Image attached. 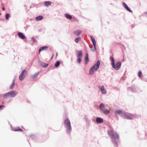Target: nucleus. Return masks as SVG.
Masks as SVG:
<instances>
[{
    "label": "nucleus",
    "mask_w": 147,
    "mask_h": 147,
    "mask_svg": "<svg viewBox=\"0 0 147 147\" xmlns=\"http://www.w3.org/2000/svg\"><path fill=\"white\" fill-rule=\"evenodd\" d=\"M44 4L46 6H49L51 4V2L50 1H45Z\"/></svg>",
    "instance_id": "obj_15"
},
{
    "label": "nucleus",
    "mask_w": 147,
    "mask_h": 147,
    "mask_svg": "<svg viewBox=\"0 0 147 147\" xmlns=\"http://www.w3.org/2000/svg\"><path fill=\"white\" fill-rule=\"evenodd\" d=\"M13 130L15 131H19L21 132H23V131L22 129H20L19 127H15L13 129Z\"/></svg>",
    "instance_id": "obj_11"
},
{
    "label": "nucleus",
    "mask_w": 147,
    "mask_h": 147,
    "mask_svg": "<svg viewBox=\"0 0 147 147\" xmlns=\"http://www.w3.org/2000/svg\"><path fill=\"white\" fill-rule=\"evenodd\" d=\"M3 98L4 99H7L8 98L10 97L8 92L5 94L3 95Z\"/></svg>",
    "instance_id": "obj_19"
},
{
    "label": "nucleus",
    "mask_w": 147,
    "mask_h": 147,
    "mask_svg": "<svg viewBox=\"0 0 147 147\" xmlns=\"http://www.w3.org/2000/svg\"><path fill=\"white\" fill-rule=\"evenodd\" d=\"M80 39V37L77 38L75 39V41L76 43H78Z\"/></svg>",
    "instance_id": "obj_31"
},
{
    "label": "nucleus",
    "mask_w": 147,
    "mask_h": 147,
    "mask_svg": "<svg viewBox=\"0 0 147 147\" xmlns=\"http://www.w3.org/2000/svg\"><path fill=\"white\" fill-rule=\"evenodd\" d=\"M123 6L125 8H126L127 7H128L127 5V4L123 2L122 3Z\"/></svg>",
    "instance_id": "obj_34"
},
{
    "label": "nucleus",
    "mask_w": 147,
    "mask_h": 147,
    "mask_svg": "<svg viewBox=\"0 0 147 147\" xmlns=\"http://www.w3.org/2000/svg\"><path fill=\"white\" fill-rule=\"evenodd\" d=\"M121 62H120V66H121Z\"/></svg>",
    "instance_id": "obj_40"
},
{
    "label": "nucleus",
    "mask_w": 147,
    "mask_h": 147,
    "mask_svg": "<svg viewBox=\"0 0 147 147\" xmlns=\"http://www.w3.org/2000/svg\"><path fill=\"white\" fill-rule=\"evenodd\" d=\"M27 74V71L25 70H23L21 74L19 76V79L20 80H22L26 76Z\"/></svg>",
    "instance_id": "obj_6"
},
{
    "label": "nucleus",
    "mask_w": 147,
    "mask_h": 147,
    "mask_svg": "<svg viewBox=\"0 0 147 147\" xmlns=\"http://www.w3.org/2000/svg\"><path fill=\"white\" fill-rule=\"evenodd\" d=\"M120 116L126 118L127 119H132L133 117V115L131 114H126L122 112V111L120 110Z\"/></svg>",
    "instance_id": "obj_1"
},
{
    "label": "nucleus",
    "mask_w": 147,
    "mask_h": 147,
    "mask_svg": "<svg viewBox=\"0 0 147 147\" xmlns=\"http://www.w3.org/2000/svg\"><path fill=\"white\" fill-rule=\"evenodd\" d=\"M103 113L105 114H107L109 113H110L109 110H103L102 111Z\"/></svg>",
    "instance_id": "obj_25"
},
{
    "label": "nucleus",
    "mask_w": 147,
    "mask_h": 147,
    "mask_svg": "<svg viewBox=\"0 0 147 147\" xmlns=\"http://www.w3.org/2000/svg\"><path fill=\"white\" fill-rule=\"evenodd\" d=\"M65 16L67 19H71L72 18V17L71 15L67 13L65 14Z\"/></svg>",
    "instance_id": "obj_24"
},
{
    "label": "nucleus",
    "mask_w": 147,
    "mask_h": 147,
    "mask_svg": "<svg viewBox=\"0 0 147 147\" xmlns=\"http://www.w3.org/2000/svg\"><path fill=\"white\" fill-rule=\"evenodd\" d=\"M110 59L112 61V64L113 67L116 70H118L119 68V62H118L116 65H115L114 61L113 58L111 57H110Z\"/></svg>",
    "instance_id": "obj_2"
},
{
    "label": "nucleus",
    "mask_w": 147,
    "mask_h": 147,
    "mask_svg": "<svg viewBox=\"0 0 147 147\" xmlns=\"http://www.w3.org/2000/svg\"><path fill=\"white\" fill-rule=\"evenodd\" d=\"M109 135L111 137L113 138H118L119 137L118 135L115 132L113 131H110L108 132Z\"/></svg>",
    "instance_id": "obj_5"
},
{
    "label": "nucleus",
    "mask_w": 147,
    "mask_h": 147,
    "mask_svg": "<svg viewBox=\"0 0 147 147\" xmlns=\"http://www.w3.org/2000/svg\"><path fill=\"white\" fill-rule=\"evenodd\" d=\"M102 94H105L106 93V90L105 89L104 86H102L100 88Z\"/></svg>",
    "instance_id": "obj_12"
},
{
    "label": "nucleus",
    "mask_w": 147,
    "mask_h": 147,
    "mask_svg": "<svg viewBox=\"0 0 147 147\" xmlns=\"http://www.w3.org/2000/svg\"><path fill=\"white\" fill-rule=\"evenodd\" d=\"M97 123H102L103 122V119L100 117H97L96 120Z\"/></svg>",
    "instance_id": "obj_10"
},
{
    "label": "nucleus",
    "mask_w": 147,
    "mask_h": 147,
    "mask_svg": "<svg viewBox=\"0 0 147 147\" xmlns=\"http://www.w3.org/2000/svg\"><path fill=\"white\" fill-rule=\"evenodd\" d=\"M60 62L59 61H57L56 62L55 64V66L56 67H59V65Z\"/></svg>",
    "instance_id": "obj_26"
},
{
    "label": "nucleus",
    "mask_w": 147,
    "mask_h": 147,
    "mask_svg": "<svg viewBox=\"0 0 147 147\" xmlns=\"http://www.w3.org/2000/svg\"><path fill=\"white\" fill-rule=\"evenodd\" d=\"M91 39L92 40L93 44L94 45V46H96V41L95 40L94 38V37L92 36H91Z\"/></svg>",
    "instance_id": "obj_22"
},
{
    "label": "nucleus",
    "mask_w": 147,
    "mask_h": 147,
    "mask_svg": "<svg viewBox=\"0 0 147 147\" xmlns=\"http://www.w3.org/2000/svg\"><path fill=\"white\" fill-rule=\"evenodd\" d=\"M8 93L10 97H14L18 94V92L15 91H11Z\"/></svg>",
    "instance_id": "obj_8"
},
{
    "label": "nucleus",
    "mask_w": 147,
    "mask_h": 147,
    "mask_svg": "<svg viewBox=\"0 0 147 147\" xmlns=\"http://www.w3.org/2000/svg\"><path fill=\"white\" fill-rule=\"evenodd\" d=\"M18 34L19 36L22 39H24L25 38V36L22 33L19 32L18 33Z\"/></svg>",
    "instance_id": "obj_9"
},
{
    "label": "nucleus",
    "mask_w": 147,
    "mask_h": 147,
    "mask_svg": "<svg viewBox=\"0 0 147 147\" xmlns=\"http://www.w3.org/2000/svg\"><path fill=\"white\" fill-rule=\"evenodd\" d=\"M48 48V47L47 46H44L40 47L39 50V53H40V52L42 50H46Z\"/></svg>",
    "instance_id": "obj_13"
},
{
    "label": "nucleus",
    "mask_w": 147,
    "mask_h": 147,
    "mask_svg": "<svg viewBox=\"0 0 147 147\" xmlns=\"http://www.w3.org/2000/svg\"><path fill=\"white\" fill-rule=\"evenodd\" d=\"M123 6L125 8H126L127 7H128L127 5V4L123 2L122 3Z\"/></svg>",
    "instance_id": "obj_33"
},
{
    "label": "nucleus",
    "mask_w": 147,
    "mask_h": 147,
    "mask_svg": "<svg viewBox=\"0 0 147 147\" xmlns=\"http://www.w3.org/2000/svg\"><path fill=\"white\" fill-rule=\"evenodd\" d=\"M125 9L128 11H129L130 12H132V11L129 8L127 7L126 8H125Z\"/></svg>",
    "instance_id": "obj_30"
},
{
    "label": "nucleus",
    "mask_w": 147,
    "mask_h": 147,
    "mask_svg": "<svg viewBox=\"0 0 147 147\" xmlns=\"http://www.w3.org/2000/svg\"><path fill=\"white\" fill-rule=\"evenodd\" d=\"M5 107V106L4 105H0V110L2 109H3V107Z\"/></svg>",
    "instance_id": "obj_36"
},
{
    "label": "nucleus",
    "mask_w": 147,
    "mask_h": 147,
    "mask_svg": "<svg viewBox=\"0 0 147 147\" xmlns=\"http://www.w3.org/2000/svg\"><path fill=\"white\" fill-rule=\"evenodd\" d=\"M105 106L104 104L102 103L100 105V108L102 110V111L104 110L105 109Z\"/></svg>",
    "instance_id": "obj_20"
},
{
    "label": "nucleus",
    "mask_w": 147,
    "mask_h": 147,
    "mask_svg": "<svg viewBox=\"0 0 147 147\" xmlns=\"http://www.w3.org/2000/svg\"><path fill=\"white\" fill-rule=\"evenodd\" d=\"M9 17L10 15L9 14L7 13L5 15V17L6 20H8Z\"/></svg>",
    "instance_id": "obj_28"
},
{
    "label": "nucleus",
    "mask_w": 147,
    "mask_h": 147,
    "mask_svg": "<svg viewBox=\"0 0 147 147\" xmlns=\"http://www.w3.org/2000/svg\"><path fill=\"white\" fill-rule=\"evenodd\" d=\"M2 10H3V11H4L5 10V8L4 7H3V8H2Z\"/></svg>",
    "instance_id": "obj_39"
},
{
    "label": "nucleus",
    "mask_w": 147,
    "mask_h": 147,
    "mask_svg": "<svg viewBox=\"0 0 147 147\" xmlns=\"http://www.w3.org/2000/svg\"><path fill=\"white\" fill-rule=\"evenodd\" d=\"M95 70L94 69H92L91 71V68L90 69V71H89V74L90 75L93 74L94 73Z\"/></svg>",
    "instance_id": "obj_27"
},
{
    "label": "nucleus",
    "mask_w": 147,
    "mask_h": 147,
    "mask_svg": "<svg viewBox=\"0 0 147 147\" xmlns=\"http://www.w3.org/2000/svg\"><path fill=\"white\" fill-rule=\"evenodd\" d=\"M81 33V31L80 30H77L74 32V33L77 36H79Z\"/></svg>",
    "instance_id": "obj_21"
},
{
    "label": "nucleus",
    "mask_w": 147,
    "mask_h": 147,
    "mask_svg": "<svg viewBox=\"0 0 147 147\" xmlns=\"http://www.w3.org/2000/svg\"><path fill=\"white\" fill-rule=\"evenodd\" d=\"M43 19V17L41 16H39L36 18V20L37 21H39Z\"/></svg>",
    "instance_id": "obj_16"
},
{
    "label": "nucleus",
    "mask_w": 147,
    "mask_h": 147,
    "mask_svg": "<svg viewBox=\"0 0 147 147\" xmlns=\"http://www.w3.org/2000/svg\"><path fill=\"white\" fill-rule=\"evenodd\" d=\"M123 6L125 8H126L127 7H128L127 5V4L123 2L122 3Z\"/></svg>",
    "instance_id": "obj_32"
},
{
    "label": "nucleus",
    "mask_w": 147,
    "mask_h": 147,
    "mask_svg": "<svg viewBox=\"0 0 147 147\" xmlns=\"http://www.w3.org/2000/svg\"><path fill=\"white\" fill-rule=\"evenodd\" d=\"M77 61L78 63L80 64L82 61V51H79L77 54Z\"/></svg>",
    "instance_id": "obj_4"
},
{
    "label": "nucleus",
    "mask_w": 147,
    "mask_h": 147,
    "mask_svg": "<svg viewBox=\"0 0 147 147\" xmlns=\"http://www.w3.org/2000/svg\"><path fill=\"white\" fill-rule=\"evenodd\" d=\"M142 74V72L141 71H140L138 74V76L139 78H140L141 75Z\"/></svg>",
    "instance_id": "obj_35"
},
{
    "label": "nucleus",
    "mask_w": 147,
    "mask_h": 147,
    "mask_svg": "<svg viewBox=\"0 0 147 147\" xmlns=\"http://www.w3.org/2000/svg\"><path fill=\"white\" fill-rule=\"evenodd\" d=\"M40 72L39 71L38 72L35 73V74L32 75L31 76V78L32 79H34L40 73Z\"/></svg>",
    "instance_id": "obj_14"
},
{
    "label": "nucleus",
    "mask_w": 147,
    "mask_h": 147,
    "mask_svg": "<svg viewBox=\"0 0 147 147\" xmlns=\"http://www.w3.org/2000/svg\"><path fill=\"white\" fill-rule=\"evenodd\" d=\"M31 39H32V40L33 42H35V39L34 37H32Z\"/></svg>",
    "instance_id": "obj_37"
},
{
    "label": "nucleus",
    "mask_w": 147,
    "mask_h": 147,
    "mask_svg": "<svg viewBox=\"0 0 147 147\" xmlns=\"http://www.w3.org/2000/svg\"><path fill=\"white\" fill-rule=\"evenodd\" d=\"M100 65V62L98 60L97 63L91 68V71L92 69H93L94 70L96 71L98 69Z\"/></svg>",
    "instance_id": "obj_7"
},
{
    "label": "nucleus",
    "mask_w": 147,
    "mask_h": 147,
    "mask_svg": "<svg viewBox=\"0 0 147 147\" xmlns=\"http://www.w3.org/2000/svg\"><path fill=\"white\" fill-rule=\"evenodd\" d=\"M115 113L117 114V113L118 114H119V110L115 112Z\"/></svg>",
    "instance_id": "obj_38"
},
{
    "label": "nucleus",
    "mask_w": 147,
    "mask_h": 147,
    "mask_svg": "<svg viewBox=\"0 0 147 147\" xmlns=\"http://www.w3.org/2000/svg\"><path fill=\"white\" fill-rule=\"evenodd\" d=\"M15 85V81L14 80H13L10 86V88L11 89H12L14 87V86Z\"/></svg>",
    "instance_id": "obj_23"
},
{
    "label": "nucleus",
    "mask_w": 147,
    "mask_h": 147,
    "mask_svg": "<svg viewBox=\"0 0 147 147\" xmlns=\"http://www.w3.org/2000/svg\"><path fill=\"white\" fill-rule=\"evenodd\" d=\"M89 61V58H88V53H87L85 57V63L86 64H87Z\"/></svg>",
    "instance_id": "obj_17"
},
{
    "label": "nucleus",
    "mask_w": 147,
    "mask_h": 147,
    "mask_svg": "<svg viewBox=\"0 0 147 147\" xmlns=\"http://www.w3.org/2000/svg\"><path fill=\"white\" fill-rule=\"evenodd\" d=\"M64 124L66 125L67 129L69 130V133L70 131L71 130V127L70 121L69 119H66L65 120Z\"/></svg>",
    "instance_id": "obj_3"
},
{
    "label": "nucleus",
    "mask_w": 147,
    "mask_h": 147,
    "mask_svg": "<svg viewBox=\"0 0 147 147\" xmlns=\"http://www.w3.org/2000/svg\"><path fill=\"white\" fill-rule=\"evenodd\" d=\"M91 51L92 52H94L96 50V46H94V47H92L91 49Z\"/></svg>",
    "instance_id": "obj_29"
},
{
    "label": "nucleus",
    "mask_w": 147,
    "mask_h": 147,
    "mask_svg": "<svg viewBox=\"0 0 147 147\" xmlns=\"http://www.w3.org/2000/svg\"><path fill=\"white\" fill-rule=\"evenodd\" d=\"M40 65L42 67H46L48 66V65L45 63L41 62L40 63Z\"/></svg>",
    "instance_id": "obj_18"
}]
</instances>
